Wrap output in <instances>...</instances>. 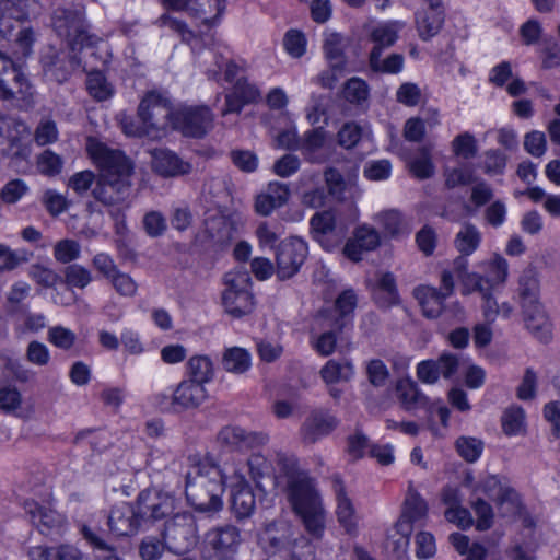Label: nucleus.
I'll return each mask as SVG.
<instances>
[{
    "label": "nucleus",
    "instance_id": "nucleus-1",
    "mask_svg": "<svg viewBox=\"0 0 560 560\" xmlns=\"http://www.w3.org/2000/svg\"><path fill=\"white\" fill-rule=\"evenodd\" d=\"M91 155L100 167L92 195L108 208L118 230L120 225H125L124 210L128 208L126 201L130 196L133 163L122 152L102 143L91 148Z\"/></svg>",
    "mask_w": 560,
    "mask_h": 560
},
{
    "label": "nucleus",
    "instance_id": "nucleus-2",
    "mask_svg": "<svg viewBox=\"0 0 560 560\" xmlns=\"http://www.w3.org/2000/svg\"><path fill=\"white\" fill-rule=\"evenodd\" d=\"M224 480L220 467L202 460L186 474L185 494L198 513L212 517L223 509Z\"/></svg>",
    "mask_w": 560,
    "mask_h": 560
},
{
    "label": "nucleus",
    "instance_id": "nucleus-3",
    "mask_svg": "<svg viewBox=\"0 0 560 560\" xmlns=\"http://www.w3.org/2000/svg\"><path fill=\"white\" fill-rule=\"evenodd\" d=\"M287 495L306 532L320 538L325 529V511L314 480L307 474L296 476L287 482Z\"/></svg>",
    "mask_w": 560,
    "mask_h": 560
},
{
    "label": "nucleus",
    "instance_id": "nucleus-4",
    "mask_svg": "<svg viewBox=\"0 0 560 560\" xmlns=\"http://www.w3.org/2000/svg\"><path fill=\"white\" fill-rule=\"evenodd\" d=\"M51 26L57 35L65 38L70 46H80L86 49L90 57L96 56L93 48L101 39L96 35L89 34L81 9H55L51 14Z\"/></svg>",
    "mask_w": 560,
    "mask_h": 560
},
{
    "label": "nucleus",
    "instance_id": "nucleus-5",
    "mask_svg": "<svg viewBox=\"0 0 560 560\" xmlns=\"http://www.w3.org/2000/svg\"><path fill=\"white\" fill-rule=\"evenodd\" d=\"M225 290L222 302L225 311L234 318H241L254 310V295L250 292L252 279L247 271L235 270L224 276Z\"/></svg>",
    "mask_w": 560,
    "mask_h": 560
},
{
    "label": "nucleus",
    "instance_id": "nucleus-6",
    "mask_svg": "<svg viewBox=\"0 0 560 560\" xmlns=\"http://www.w3.org/2000/svg\"><path fill=\"white\" fill-rule=\"evenodd\" d=\"M162 538L170 552L184 555L190 551L198 542L195 516L189 512L175 514L165 522Z\"/></svg>",
    "mask_w": 560,
    "mask_h": 560
},
{
    "label": "nucleus",
    "instance_id": "nucleus-7",
    "mask_svg": "<svg viewBox=\"0 0 560 560\" xmlns=\"http://www.w3.org/2000/svg\"><path fill=\"white\" fill-rule=\"evenodd\" d=\"M75 47L71 49H57L48 47L40 57L43 75L47 81L62 84L69 80L72 73L80 67Z\"/></svg>",
    "mask_w": 560,
    "mask_h": 560
},
{
    "label": "nucleus",
    "instance_id": "nucleus-8",
    "mask_svg": "<svg viewBox=\"0 0 560 560\" xmlns=\"http://www.w3.org/2000/svg\"><path fill=\"white\" fill-rule=\"evenodd\" d=\"M213 115L206 106L180 107L174 112L173 128L183 136L200 139L212 128Z\"/></svg>",
    "mask_w": 560,
    "mask_h": 560
},
{
    "label": "nucleus",
    "instance_id": "nucleus-9",
    "mask_svg": "<svg viewBox=\"0 0 560 560\" xmlns=\"http://www.w3.org/2000/svg\"><path fill=\"white\" fill-rule=\"evenodd\" d=\"M308 254L307 244L299 237L282 241L276 250L277 276L287 280L295 276L305 262Z\"/></svg>",
    "mask_w": 560,
    "mask_h": 560
},
{
    "label": "nucleus",
    "instance_id": "nucleus-10",
    "mask_svg": "<svg viewBox=\"0 0 560 560\" xmlns=\"http://www.w3.org/2000/svg\"><path fill=\"white\" fill-rule=\"evenodd\" d=\"M136 505L142 522H156L174 512L176 499L170 492L151 488L139 493Z\"/></svg>",
    "mask_w": 560,
    "mask_h": 560
},
{
    "label": "nucleus",
    "instance_id": "nucleus-11",
    "mask_svg": "<svg viewBox=\"0 0 560 560\" xmlns=\"http://www.w3.org/2000/svg\"><path fill=\"white\" fill-rule=\"evenodd\" d=\"M242 542L241 530L234 525L213 527L207 532L205 544L218 560H232Z\"/></svg>",
    "mask_w": 560,
    "mask_h": 560
},
{
    "label": "nucleus",
    "instance_id": "nucleus-12",
    "mask_svg": "<svg viewBox=\"0 0 560 560\" xmlns=\"http://www.w3.org/2000/svg\"><path fill=\"white\" fill-rule=\"evenodd\" d=\"M174 112L155 92L148 93L138 107V115L149 131L165 129L168 125L173 127Z\"/></svg>",
    "mask_w": 560,
    "mask_h": 560
},
{
    "label": "nucleus",
    "instance_id": "nucleus-13",
    "mask_svg": "<svg viewBox=\"0 0 560 560\" xmlns=\"http://www.w3.org/2000/svg\"><path fill=\"white\" fill-rule=\"evenodd\" d=\"M165 8L186 11L195 18H203L208 25H214L225 10V0H162Z\"/></svg>",
    "mask_w": 560,
    "mask_h": 560
},
{
    "label": "nucleus",
    "instance_id": "nucleus-14",
    "mask_svg": "<svg viewBox=\"0 0 560 560\" xmlns=\"http://www.w3.org/2000/svg\"><path fill=\"white\" fill-rule=\"evenodd\" d=\"M28 136L30 129L22 120V126L12 127L0 140V155L14 164L27 161L32 153Z\"/></svg>",
    "mask_w": 560,
    "mask_h": 560
},
{
    "label": "nucleus",
    "instance_id": "nucleus-15",
    "mask_svg": "<svg viewBox=\"0 0 560 560\" xmlns=\"http://www.w3.org/2000/svg\"><path fill=\"white\" fill-rule=\"evenodd\" d=\"M208 394L200 383L196 381L185 380L182 381L173 392L168 399L163 396V399L168 404V408L174 412H183L188 409H196L203 404Z\"/></svg>",
    "mask_w": 560,
    "mask_h": 560
},
{
    "label": "nucleus",
    "instance_id": "nucleus-16",
    "mask_svg": "<svg viewBox=\"0 0 560 560\" xmlns=\"http://www.w3.org/2000/svg\"><path fill=\"white\" fill-rule=\"evenodd\" d=\"M217 441L229 451H245L265 445L268 442V435L262 432L246 431L237 425H225L219 431Z\"/></svg>",
    "mask_w": 560,
    "mask_h": 560
},
{
    "label": "nucleus",
    "instance_id": "nucleus-17",
    "mask_svg": "<svg viewBox=\"0 0 560 560\" xmlns=\"http://www.w3.org/2000/svg\"><path fill=\"white\" fill-rule=\"evenodd\" d=\"M339 424V420L329 410L318 408L312 410L301 427L302 440L314 444L319 439L329 435Z\"/></svg>",
    "mask_w": 560,
    "mask_h": 560
},
{
    "label": "nucleus",
    "instance_id": "nucleus-18",
    "mask_svg": "<svg viewBox=\"0 0 560 560\" xmlns=\"http://www.w3.org/2000/svg\"><path fill=\"white\" fill-rule=\"evenodd\" d=\"M28 21L10 13L0 12V35L7 39L14 38L24 56L31 52L32 45L35 42V32L26 24Z\"/></svg>",
    "mask_w": 560,
    "mask_h": 560
},
{
    "label": "nucleus",
    "instance_id": "nucleus-19",
    "mask_svg": "<svg viewBox=\"0 0 560 560\" xmlns=\"http://www.w3.org/2000/svg\"><path fill=\"white\" fill-rule=\"evenodd\" d=\"M142 523L137 505L126 502L114 506L107 516L109 532L116 536L135 535Z\"/></svg>",
    "mask_w": 560,
    "mask_h": 560
},
{
    "label": "nucleus",
    "instance_id": "nucleus-20",
    "mask_svg": "<svg viewBox=\"0 0 560 560\" xmlns=\"http://www.w3.org/2000/svg\"><path fill=\"white\" fill-rule=\"evenodd\" d=\"M152 170L162 177H177L189 174L192 165L168 149H154L150 152Z\"/></svg>",
    "mask_w": 560,
    "mask_h": 560
},
{
    "label": "nucleus",
    "instance_id": "nucleus-21",
    "mask_svg": "<svg viewBox=\"0 0 560 560\" xmlns=\"http://www.w3.org/2000/svg\"><path fill=\"white\" fill-rule=\"evenodd\" d=\"M260 98V92L255 84L247 81L245 77H238L233 89L225 96V108L223 115L229 113H241L246 104L255 103Z\"/></svg>",
    "mask_w": 560,
    "mask_h": 560
},
{
    "label": "nucleus",
    "instance_id": "nucleus-22",
    "mask_svg": "<svg viewBox=\"0 0 560 560\" xmlns=\"http://www.w3.org/2000/svg\"><path fill=\"white\" fill-rule=\"evenodd\" d=\"M381 244L378 232L371 226H359L352 240H349L343 248L345 255L352 261H360L364 252L376 249Z\"/></svg>",
    "mask_w": 560,
    "mask_h": 560
},
{
    "label": "nucleus",
    "instance_id": "nucleus-23",
    "mask_svg": "<svg viewBox=\"0 0 560 560\" xmlns=\"http://www.w3.org/2000/svg\"><path fill=\"white\" fill-rule=\"evenodd\" d=\"M478 489L490 499H493L499 506L508 504L509 512L515 513L520 506V498L517 492L501 482L498 476L491 475L486 477L478 486Z\"/></svg>",
    "mask_w": 560,
    "mask_h": 560
},
{
    "label": "nucleus",
    "instance_id": "nucleus-24",
    "mask_svg": "<svg viewBox=\"0 0 560 560\" xmlns=\"http://www.w3.org/2000/svg\"><path fill=\"white\" fill-rule=\"evenodd\" d=\"M331 481L337 501L336 514L338 522L347 533L352 534L357 530L358 525L354 505L346 492L341 478L334 476Z\"/></svg>",
    "mask_w": 560,
    "mask_h": 560
},
{
    "label": "nucleus",
    "instance_id": "nucleus-25",
    "mask_svg": "<svg viewBox=\"0 0 560 560\" xmlns=\"http://www.w3.org/2000/svg\"><path fill=\"white\" fill-rule=\"evenodd\" d=\"M527 329L542 342L551 338V323L539 301L521 305Z\"/></svg>",
    "mask_w": 560,
    "mask_h": 560
},
{
    "label": "nucleus",
    "instance_id": "nucleus-26",
    "mask_svg": "<svg viewBox=\"0 0 560 560\" xmlns=\"http://www.w3.org/2000/svg\"><path fill=\"white\" fill-rule=\"evenodd\" d=\"M427 514V502L416 490L410 488L405 499L402 513L397 520L398 526L405 533H412L413 525L424 520Z\"/></svg>",
    "mask_w": 560,
    "mask_h": 560
},
{
    "label": "nucleus",
    "instance_id": "nucleus-27",
    "mask_svg": "<svg viewBox=\"0 0 560 560\" xmlns=\"http://www.w3.org/2000/svg\"><path fill=\"white\" fill-rule=\"evenodd\" d=\"M0 80V98L8 101L24 98L30 94V83L20 65L15 63Z\"/></svg>",
    "mask_w": 560,
    "mask_h": 560
},
{
    "label": "nucleus",
    "instance_id": "nucleus-28",
    "mask_svg": "<svg viewBox=\"0 0 560 560\" xmlns=\"http://www.w3.org/2000/svg\"><path fill=\"white\" fill-rule=\"evenodd\" d=\"M0 80V98L8 101L24 98L30 94V83L20 65L15 63Z\"/></svg>",
    "mask_w": 560,
    "mask_h": 560
},
{
    "label": "nucleus",
    "instance_id": "nucleus-29",
    "mask_svg": "<svg viewBox=\"0 0 560 560\" xmlns=\"http://www.w3.org/2000/svg\"><path fill=\"white\" fill-rule=\"evenodd\" d=\"M25 510L32 524L43 535H49L52 529L59 528L63 523V518L58 512L36 502H27Z\"/></svg>",
    "mask_w": 560,
    "mask_h": 560
},
{
    "label": "nucleus",
    "instance_id": "nucleus-30",
    "mask_svg": "<svg viewBox=\"0 0 560 560\" xmlns=\"http://www.w3.org/2000/svg\"><path fill=\"white\" fill-rule=\"evenodd\" d=\"M396 394L401 407L407 411L429 406V398L420 390L418 384L410 378L397 381Z\"/></svg>",
    "mask_w": 560,
    "mask_h": 560
},
{
    "label": "nucleus",
    "instance_id": "nucleus-31",
    "mask_svg": "<svg viewBox=\"0 0 560 560\" xmlns=\"http://www.w3.org/2000/svg\"><path fill=\"white\" fill-rule=\"evenodd\" d=\"M445 20L444 8H425L416 13V26L422 40H429L441 31Z\"/></svg>",
    "mask_w": 560,
    "mask_h": 560
},
{
    "label": "nucleus",
    "instance_id": "nucleus-32",
    "mask_svg": "<svg viewBox=\"0 0 560 560\" xmlns=\"http://www.w3.org/2000/svg\"><path fill=\"white\" fill-rule=\"evenodd\" d=\"M350 38L339 33L327 35L324 43L325 56L329 62L330 69L342 72L347 66L348 59L345 54L350 45Z\"/></svg>",
    "mask_w": 560,
    "mask_h": 560
},
{
    "label": "nucleus",
    "instance_id": "nucleus-33",
    "mask_svg": "<svg viewBox=\"0 0 560 560\" xmlns=\"http://www.w3.org/2000/svg\"><path fill=\"white\" fill-rule=\"evenodd\" d=\"M373 300L382 308L400 304L396 278L392 272H382L373 290Z\"/></svg>",
    "mask_w": 560,
    "mask_h": 560
},
{
    "label": "nucleus",
    "instance_id": "nucleus-34",
    "mask_svg": "<svg viewBox=\"0 0 560 560\" xmlns=\"http://www.w3.org/2000/svg\"><path fill=\"white\" fill-rule=\"evenodd\" d=\"M415 296L421 305L423 315L430 319H435L442 314L447 299L439 289L430 285L415 289Z\"/></svg>",
    "mask_w": 560,
    "mask_h": 560
},
{
    "label": "nucleus",
    "instance_id": "nucleus-35",
    "mask_svg": "<svg viewBox=\"0 0 560 560\" xmlns=\"http://www.w3.org/2000/svg\"><path fill=\"white\" fill-rule=\"evenodd\" d=\"M517 295L521 305L539 301L540 279L535 266H527L518 277Z\"/></svg>",
    "mask_w": 560,
    "mask_h": 560
},
{
    "label": "nucleus",
    "instance_id": "nucleus-36",
    "mask_svg": "<svg viewBox=\"0 0 560 560\" xmlns=\"http://www.w3.org/2000/svg\"><path fill=\"white\" fill-rule=\"evenodd\" d=\"M255 506V494L249 485L238 483L232 488L231 510L236 518L243 520L249 517Z\"/></svg>",
    "mask_w": 560,
    "mask_h": 560
},
{
    "label": "nucleus",
    "instance_id": "nucleus-37",
    "mask_svg": "<svg viewBox=\"0 0 560 560\" xmlns=\"http://www.w3.org/2000/svg\"><path fill=\"white\" fill-rule=\"evenodd\" d=\"M397 39L398 28L396 23H383L375 26L370 33L373 47L369 58L382 57L384 49L392 47Z\"/></svg>",
    "mask_w": 560,
    "mask_h": 560
},
{
    "label": "nucleus",
    "instance_id": "nucleus-38",
    "mask_svg": "<svg viewBox=\"0 0 560 560\" xmlns=\"http://www.w3.org/2000/svg\"><path fill=\"white\" fill-rule=\"evenodd\" d=\"M205 233L217 245H225L234 234L232 222L221 214H211L205 219Z\"/></svg>",
    "mask_w": 560,
    "mask_h": 560
},
{
    "label": "nucleus",
    "instance_id": "nucleus-39",
    "mask_svg": "<svg viewBox=\"0 0 560 560\" xmlns=\"http://www.w3.org/2000/svg\"><path fill=\"white\" fill-rule=\"evenodd\" d=\"M358 304V298L352 289L343 290L335 301V310L338 315L334 319L337 330L342 331L351 324L353 313Z\"/></svg>",
    "mask_w": 560,
    "mask_h": 560
},
{
    "label": "nucleus",
    "instance_id": "nucleus-40",
    "mask_svg": "<svg viewBox=\"0 0 560 560\" xmlns=\"http://www.w3.org/2000/svg\"><path fill=\"white\" fill-rule=\"evenodd\" d=\"M222 365L226 372L243 374L252 365L250 354L240 347L228 348L222 357Z\"/></svg>",
    "mask_w": 560,
    "mask_h": 560
},
{
    "label": "nucleus",
    "instance_id": "nucleus-41",
    "mask_svg": "<svg viewBox=\"0 0 560 560\" xmlns=\"http://www.w3.org/2000/svg\"><path fill=\"white\" fill-rule=\"evenodd\" d=\"M319 374L326 384L348 382L353 375V366L351 362L347 360H329L320 369Z\"/></svg>",
    "mask_w": 560,
    "mask_h": 560
},
{
    "label": "nucleus",
    "instance_id": "nucleus-42",
    "mask_svg": "<svg viewBox=\"0 0 560 560\" xmlns=\"http://www.w3.org/2000/svg\"><path fill=\"white\" fill-rule=\"evenodd\" d=\"M481 233L471 223H465L454 240L455 248L464 256L471 255L480 245Z\"/></svg>",
    "mask_w": 560,
    "mask_h": 560
},
{
    "label": "nucleus",
    "instance_id": "nucleus-43",
    "mask_svg": "<svg viewBox=\"0 0 560 560\" xmlns=\"http://www.w3.org/2000/svg\"><path fill=\"white\" fill-rule=\"evenodd\" d=\"M189 381H196L205 386L214 376L213 364L207 355H194L187 362Z\"/></svg>",
    "mask_w": 560,
    "mask_h": 560
},
{
    "label": "nucleus",
    "instance_id": "nucleus-44",
    "mask_svg": "<svg viewBox=\"0 0 560 560\" xmlns=\"http://www.w3.org/2000/svg\"><path fill=\"white\" fill-rule=\"evenodd\" d=\"M0 12L30 20L39 12L37 0H0Z\"/></svg>",
    "mask_w": 560,
    "mask_h": 560
},
{
    "label": "nucleus",
    "instance_id": "nucleus-45",
    "mask_svg": "<svg viewBox=\"0 0 560 560\" xmlns=\"http://www.w3.org/2000/svg\"><path fill=\"white\" fill-rule=\"evenodd\" d=\"M86 88L92 97L97 101H105L113 94L110 84L100 70H91L88 73Z\"/></svg>",
    "mask_w": 560,
    "mask_h": 560
},
{
    "label": "nucleus",
    "instance_id": "nucleus-46",
    "mask_svg": "<svg viewBox=\"0 0 560 560\" xmlns=\"http://www.w3.org/2000/svg\"><path fill=\"white\" fill-rule=\"evenodd\" d=\"M509 273V264L505 258L495 256L487 264L485 282L492 290L494 285L504 283Z\"/></svg>",
    "mask_w": 560,
    "mask_h": 560
},
{
    "label": "nucleus",
    "instance_id": "nucleus-47",
    "mask_svg": "<svg viewBox=\"0 0 560 560\" xmlns=\"http://www.w3.org/2000/svg\"><path fill=\"white\" fill-rule=\"evenodd\" d=\"M502 429L506 435H516L524 431L525 412L522 407L512 406L502 416Z\"/></svg>",
    "mask_w": 560,
    "mask_h": 560
},
{
    "label": "nucleus",
    "instance_id": "nucleus-48",
    "mask_svg": "<svg viewBox=\"0 0 560 560\" xmlns=\"http://www.w3.org/2000/svg\"><path fill=\"white\" fill-rule=\"evenodd\" d=\"M325 131L322 128L312 129L304 133L300 150L303 151L305 158L312 162H317L316 153L324 147Z\"/></svg>",
    "mask_w": 560,
    "mask_h": 560
},
{
    "label": "nucleus",
    "instance_id": "nucleus-49",
    "mask_svg": "<svg viewBox=\"0 0 560 560\" xmlns=\"http://www.w3.org/2000/svg\"><path fill=\"white\" fill-rule=\"evenodd\" d=\"M342 95L349 103L360 105L369 97V86L364 80L354 77L345 83Z\"/></svg>",
    "mask_w": 560,
    "mask_h": 560
},
{
    "label": "nucleus",
    "instance_id": "nucleus-50",
    "mask_svg": "<svg viewBox=\"0 0 560 560\" xmlns=\"http://www.w3.org/2000/svg\"><path fill=\"white\" fill-rule=\"evenodd\" d=\"M455 446L459 456L468 463H475L483 451V442L470 436L458 438Z\"/></svg>",
    "mask_w": 560,
    "mask_h": 560
},
{
    "label": "nucleus",
    "instance_id": "nucleus-51",
    "mask_svg": "<svg viewBox=\"0 0 560 560\" xmlns=\"http://www.w3.org/2000/svg\"><path fill=\"white\" fill-rule=\"evenodd\" d=\"M376 221L392 237L398 236L405 232V221L401 213L396 210H387L378 213L376 215Z\"/></svg>",
    "mask_w": 560,
    "mask_h": 560
},
{
    "label": "nucleus",
    "instance_id": "nucleus-52",
    "mask_svg": "<svg viewBox=\"0 0 560 560\" xmlns=\"http://www.w3.org/2000/svg\"><path fill=\"white\" fill-rule=\"evenodd\" d=\"M166 549L165 541L155 536H145L138 546V553L142 560H160Z\"/></svg>",
    "mask_w": 560,
    "mask_h": 560
},
{
    "label": "nucleus",
    "instance_id": "nucleus-53",
    "mask_svg": "<svg viewBox=\"0 0 560 560\" xmlns=\"http://www.w3.org/2000/svg\"><path fill=\"white\" fill-rule=\"evenodd\" d=\"M508 156L498 149H490L483 153L482 170L490 176L501 175L506 167Z\"/></svg>",
    "mask_w": 560,
    "mask_h": 560
},
{
    "label": "nucleus",
    "instance_id": "nucleus-54",
    "mask_svg": "<svg viewBox=\"0 0 560 560\" xmlns=\"http://www.w3.org/2000/svg\"><path fill=\"white\" fill-rule=\"evenodd\" d=\"M452 151L456 156L469 160L478 152L476 138L469 132H463L452 141Z\"/></svg>",
    "mask_w": 560,
    "mask_h": 560
},
{
    "label": "nucleus",
    "instance_id": "nucleus-55",
    "mask_svg": "<svg viewBox=\"0 0 560 560\" xmlns=\"http://www.w3.org/2000/svg\"><path fill=\"white\" fill-rule=\"evenodd\" d=\"M27 275L43 288H52L61 280L55 270L40 264L30 266Z\"/></svg>",
    "mask_w": 560,
    "mask_h": 560
},
{
    "label": "nucleus",
    "instance_id": "nucleus-56",
    "mask_svg": "<svg viewBox=\"0 0 560 560\" xmlns=\"http://www.w3.org/2000/svg\"><path fill=\"white\" fill-rule=\"evenodd\" d=\"M28 260L25 250H12L9 246L0 244V272L11 271Z\"/></svg>",
    "mask_w": 560,
    "mask_h": 560
},
{
    "label": "nucleus",
    "instance_id": "nucleus-57",
    "mask_svg": "<svg viewBox=\"0 0 560 560\" xmlns=\"http://www.w3.org/2000/svg\"><path fill=\"white\" fill-rule=\"evenodd\" d=\"M81 253L80 244L74 240H61L54 246V257L61 264H69L79 258Z\"/></svg>",
    "mask_w": 560,
    "mask_h": 560
},
{
    "label": "nucleus",
    "instance_id": "nucleus-58",
    "mask_svg": "<svg viewBox=\"0 0 560 560\" xmlns=\"http://www.w3.org/2000/svg\"><path fill=\"white\" fill-rule=\"evenodd\" d=\"M310 224L314 237L319 238L334 231L336 224L335 214L329 210L317 212L312 217Z\"/></svg>",
    "mask_w": 560,
    "mask_h": 560
},
{
    "label": "nucleus",
    "instance_id": "nucleus-59",
    "mask_svg": "<svg viewBox=\"0 0 560 560\" xmlns=\"http://www.w3.org/2000/svg\"><path fill=\"white\" fill-rule=\"evenodd\" d=\"M369 65L374 72L398 73L404 66V56L401 54H390L385 59H382V57L369 58Z\"/></svg>",
    "mask_w": 560,
    "mask_h": 560
},
{
    "label": "nucleus",
    "instance_id": "nucleus-60",
    "mask_svg": "<svg viewBox=\"0 0 560 560\" xmlns=\"http://www.w3.org/2000/svg\"><path fill=\"white\" fill-rule=\"evenodd\" d=\"M445 186L450 189L466 186L475 182L472 171L468 166L463 167H445L444 168Z\"/></svg>",
    "mask_w": 560,
    "mask_h": 560
},
{
    "label": "nucleus",
    "instance_id": "nucleus-61",
    "mask_svg": "<svg viewBox=\"0 0 560 560\" xmlns=\"http://www.w3.org/2000/svg\"><path fill=\"white\" fill-rule=\"evenodd\" d=\"M65 281L70 287L83 289L92 281V273L85 267L72 264L65 269Z\"/></svg>",
    "mask_w": 560,
    "mask_h": 560
},
{
    "label": "nucleus",
    "instance_id": "nucleus-62",
    "mask_svg": "<svg viewBox=\"0 0 560 560\" xmlns=\"http://www.w3.org/2000/svg\"><path fill=\"white\" fill-rule=\"evenodd\" d=\"M336 329L335 324L331 323L329 329L320 334L313 342V348L322 357H328L334 353L337 343V335L341 334Z\"/></svg>",
    "mask_w": 560,
    "mask_h": 560
},
{
    "label": "nucleus",
    "instance_id": "nucleus-63",
    "mask_svg": "<svg viewBox=\"0 0 560 560\" xmlns=\"http://www.w3.org/2000/svg\"><path fill=\"white\" fill-rule=\"evenodd\" d=\"M47 339L55 347L69 350L74 345L77 335L63 326H54L49 328Z\"/></svg>",
    "mask_w": 560,
    "mask_h": 560
},
{
    "label": "nucleus",
    "instance_id": "nucleus-64",
    "mask_svg": "<svg viewBox=\"0 0 560 560\" xmlns=\"http://www.w3.org/2000/svg\"><path fill=\"white\" fill-rule=\"evenodd\" d=\"M420 156L410 163V171L419 179L430 178L434 174V165L430 158V150L427 147L421 148Z\"/></svg>",
    "mask_w": 560,
    "mask_h": 560
}]
</instances>
